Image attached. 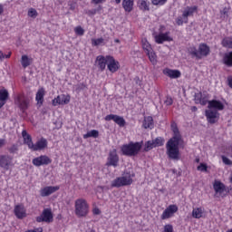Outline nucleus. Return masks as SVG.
Here are the masks:
<instances>
[{
    "label": "nucleus",
    "instance_id": "21",
    "mask_svg": "<svg viewBox=\"0 0 232 232\" xmlns=\"http://www.w3.org/2000/svg\"><path fill=\"white\" fill-rule=\"evenodd\" d=\"M171 41H173V39L170 38L169 33L160 34L155 35V42L158 44H162L165 42H171Z\"/></svg>",
    "mask_w": 232,
    "mask_h": 232
},
{
    "label": "nucleus",
    "instance_id": "39",
    "mask_svg": "<svg viewBox=\"0 0 232 232\" xmlns=\"http://www.w3.org/2000/svg\"><path fill=\"white\" fill-rule=\"evenodd\" d=\"M28 17L36 19L38 17V12L34 8H30L27 13Z\"/></svg>",
    "mask_w": 232,
    "mask_h": 232
},
{
    "label": "nucleus",
    "instance_id": "25",
    "mask_svg": "<svg viewBox=\"0 0 232 232\" xmlns=\"http://www.w3.org/2000/svg\"><path fill=\"white\" fill-rule=\"evenodd\" d=\"M213 188L215 192L219 195H222L226 191V185H224L220 180H215Z\"/></svg>",
    "mask_w": 232,
    "mask_h": 232
},
{
    "label": "nucleus",
    "instance_id": "46",
    "mask_svg": "<svg viewBox=\"0 0 232 232\" xmlns=\"http://www.w3.org/2000/svg\"><path fill=\"white\" fill-rule=\"evenodd\" d=\"M52 104L53 106L56 107L57 105H61V98H60V95H58L56 98H54L53 101H52Z\"/></svg>",
    "mask_w": 232,
    "mask_h": 232
},
{
    "label": "nucleus",
    "instance_id": "17",
    "mask_svg": "<svg viewBox=\"0 0 232 232\" xmlns=\"http://www.w3.org/2000/svg\"><path fill=\"white\" fill-rule=\"evenodd\" d=\"M60 189L58 186H46L40 190V195L43 198L49 197Z\"/></svg>",
    "mask_w": 232,
    "mask_h": 232
},
{
    "label": "nucleus",
    "instance_id": "6",
    "mask_svg": "<svg viewBox=\"0 0 232 232\" xmlns=\"http://www.w3.org/2000/svg\"><path fill=\"white\" fill-rule=\"evenodd\" d=\"M37 223H53V213L52 208H44L42 214L35 218Z\"/></svg>",
    "mask_w": 232,
    "mask_h": 232
},
{
    "label": "nucleus",
    "instance_id": "47",
    "mask_svg": "<svg viewBox=\"0 0 232 232\" xmlns=\"http://www.w3.org/2000/svg\"><path fill=\"white\" fill-rule=\"evenodd\" d=\"M198 170L201 172L208 171V166L204 163H200V165L198 166Z\"/></svg>",
    "mask_w": 232,
    "mask_h": 232
},
{
    "label": "nucleus",
    "instance_id": "23",
    "mask_svg": "<svg viewBox=\"0 0 232 232\" xmlns=\"http://www.w3.org/2000/svg\"><path fill=\"white\" fill-rule=\"evenodd\" d=\"M197 12V6H188L183 11V18L185 19V24H188V17L193 16V14Z\"/></svg>",
    "mask_w": 232,
    "mask_h": 232
},
{
    "label": "nucleus",
    "instance_id": "51",
    "mask_svg": "<svg viewBox=\"0 0 232 232\" xmlns=\"http://www.w3.org/2000/svg\"><path fill=\"white\" fill-rule=\"evenodd\" d=\"M176 23L179 26L184 24V23H186V19L184 18V20L182 19V17H178L176 20Z\"/></svg>",
    "mask_w": 232,
    "mask_h": 232
},
{
    "label": "nucleus",
    "instance_id": "15",
    "mask_svg": "<svg viewBox=\"0 0 232 232\" xmlns=\"http://www.w3.org/2000/svg\"><path fill=\"white\" fill-rule=\"evenodd\" d=\"M120 157L117 153V150H112L109 153L107 166H112L117 168L119 165Z\"/></svg>",
    "mask_w": 232,
    "mask_h": 232
},
{
    "label": "nucleus",
    "instance_id": "7",
    "mask_svg": "<svg viewBox=\"0 0 232 232\" xmlns=\"http://www.w3.org/2000/svg\"><path fill=\"white\" fill-rule=\"evenodd\" d=\"M14 104L23 111L29 108L30 100L24 94H18L14 98Z\"/></svg>",
    "mask_w": 232,
    "mask_h": 232
},
{
    "label": "nucleus",
    "instance_id": "38",
    "mask_svg": "<svg viewBox=\"0 0 232 232\" xmlns=\"http://www.w3.org/2000/svg\"><path fill=\"white\" fill-rule=\"evenodd\" d=\"M155 142L153 140H148L145 143V147H144V151L148 152L150 151L151 150L155 149Z\"/></svg>",
    "mask_w": 232,
    "mask_h": 232
},
{
    "label": "nucleus",
    "instance_id": "28",
    "mask_svg": "<svg viewBox=\"0 0 232 232\" xmlns=\"http://www.w3.org/2000/svg\"><path fill=\"white\" fill-rule=\"evenodd\" d=\"M134 0H123L122 7L126 13H131L133 11Z\"/></svg>",
    "mask_w": 232,
    "mask_h": 232
},
{
    "label": "nucleus",
    "instance_id": "22",
    "mask_svg": "<svg viewBox=\"0 0 232 232\" xmlns=\"http://www.w3.org/2000/svg\"><path fill=\"white\" fill-rule=\"evenodd\" d=\"M163 74L170 79H179L180 78V71L179 70H171L169 68H166L163 70Z\"/></svg>",
    "mask_w": 232,
    "mask_h": 232
},
{
    "label": "nucleus",
    "instance_id": "9",
    "mask_svg": "<svg viewBox=\"0 0 232 232\" xmlns=\"http://www.w3.org/2000/svg\"><path fill=\"white\" fill-rule=\"evenodd\" d=\"M53 162L47 155H41L32 160V164L35 167L48 166Z\"/></svg>",
    "mask_w": 232,
    "mask_h": 232
},
{
    "label": "nucleus",
    "instance_id": "18",
    "mask_svg": "<svg viewBox=\"0 0 232 232\" xmlns=\"http://www.w3.org/2000/svg\"><path fill=\"white\" fill-rule=\"evenodd\" d=\"M108 55L103 56V55H99L96 58V65L98 68H100L101 72H104L106 70V67L108 66Z\"/></svg>",
    "mask_w": 232,
    "mask_h": 232
},
{
    "label": "nucleus",
    "instance_id": "45",
    "mask_svg": "<svg viewBox=\"0 0 232 232\" xmlns=\"http://www.w3.org/2000/svg\"><path fill=\"white\" fill-rule=\"evenodd\" d=\"M202 100V93H196L194 96V101L196 104H199Z\"/></svg>",
    "mask_w": 232,
    "mask_h": 232
},
{
    "label": "nucleus",
    "instance_id": "62",
    "mask_svg": "<svg viewBox=\"0 0 232 232\" xmlns=\"http://www.w3.org/2000/svg\"><path fill=\"white\" fill-rule=\"evenodd\" d=\"M198 111L197 106H193V107H192V111L195 112V111Z\"/></svg>",
    "mask_w": 232,
    "mask_h": 232
},
{
    "label": "nucleus",
    "instance_id": "2",
    "mask_svg": "<svg viewBox=\"0 0 232 232\" xmlns=\"http://www.w3.org/2000/svg\"><path fill=\"white\" fill-rule=\"evenodd\" d=\"M135 174L131 172H124L122 176L116 178L111 181V188L127 187L133 184Z\"/></svg>",
    "mask_w": 232,
    "mask_h": 232
},
{
    "label": "nucleus",
    "instance_id": "55",
    "mask_svg": "<svg viewBox=\"0 0 232 232\" xmlns=\"http://www.w3.org/2000/svg\"><path fill=\"white\" fill-rule=\"evenodd\" d=\"M5 145V140L0 139V149H2Z\"/></svg>",
    "mask_w": 232,
    "mask_h": 232
},
{
    "label": "nucleus",
    "instance_id": "29",
    "mask_svg": "<svg viewBox=\"0 0 232 232\" xmlns=\"http://www.w3.org/2000/svg\"><path fill=\"white\" fill-rule=\"evenodd\" d=\"M141 46L145 53H148L153 51L152 45L150 44L147 38L141 39Z\"/></svg>",
    "mask_w": 232,
    "mask_h": 232
},
{
    "label": "nucleus",
    "instance_id": "44",
    "mask_svg": "<svg viewBox=\"0 0 232 232\" xmlns=\"http://www.w3.org/2000/svg\"><path fill=\"white\" fill-rule=\"evenodd\" d=\"M155 147H161L164 145V140L162 138H156L153 140Z\"/></svg>",
    "mask_w": 232,
    "mask_h": 232
},
{
    "label": "nucleus",
    "instance_id": "42",
    "mask_svg": "<svg viewBox=\"0 0 232 232\" xmlns=\"http://www.w3.org/2000/svg\"><path fill=\"white\" fill-rule=\"evenodd\" d=\"M151 3L155 6H163V5H166V3H168V0H151Z\"/></svg>",
    "mask_w": 232,
    "mask_h": 232
},
{
    "label": "nucleus",
    "instance_id": "3",
    "mask_svg": "<svg viewBox=\"0 0 232 232\" xmlns=\"http://www.w3.org/2000/svg\"><path fill=\"white\" fill-rule=\"evenodd\" d=\"M74 212L78 218H86L90 213V205L85 198H77L74 202Z\"/></svg>",
    "mask_w": 232,
    "mask_h": 232
},
{
    "label": "nucleus",
    "instance_id": "27",
    "mask_svg": "<svg viewBox=\"0 0 232 232\" xmlns=\"http://www.w3.org/2000/svg\"><path fill=\"white\" fill-rule=\"evenodd\" d=\"M9 97V92L5 89L0 90V109L5 105V102Z\"/></svg>",
    "mask_w": 232,
    "mask_h": 232
},
{
    "label": "nucleus",
    "instance_id": "56",
    "mask_svg": "<svg viewBox=\"0 0 232 232\" xmlns=\"http://www.w3.org/2000/svg\"><path fill=\"white\" fill-rule=\"evenodd\" d=\"M5 59V54L2 51H0V61L3 62Z\"/></svg>",
    "mask_w": 232,
    "mask_h": 232
},
{
    "label": "nucleus",
    "instance_id": "1",
    "mask_svg": "<svg viewBox=\"0 0 232 232\" xmlns=\"http://www.w3.org/2000/svg\"><path fill=\"white\" fill-rule=\"evenodd\" d=\"M170 128L173 132V137L166 143L167 156L172 160H180V150L179 146L182 141V137L180 136L176 122H172Z\"/></svg>",
    "mask_w": 232,
    "mask_h": 232
},
{
    "label": "nucleus",
    "instance_id": "33",
    "mask_svg": "<svg viewBox=\"0 0 232 232\" xmlns=\"http://www.w3.org/2000/svg\"><path fill=\"white\" fill-rule=\"evenodd\" d=\"M223 63L227 67H232V52L225 53L223 57Z\"/></svg>",
    "mask_w": 232,
    "mask_h": 232
},
{
    "label": "nucleus",
    "instance_id": "30",
    "mask_svg": "<svg viewBox=\"0 0 232 232\" xmlns=\"http://www.w3.org/2000/svg\"><path fill=\"white\" fill-rule=\"evenodd\" d=\"M33 63V59L29 58L28 55H22L21 65L24 69L28 68Z\"/></svg>",
    "mask_w": 232,
    "mask_h": 232
},
{
    "label": "nucleus",
    "instance_id": "14",
    "mask_svg": "<svg viewBox=\"0 0 232 232\" xmlns=\"http://www.w3.org/2000/svg\"><path fill=\"white\" fill-rule=\"evenodd\" d=\"M104 120L106 121H114L119 127L122 128L126 125V121L122 116L116 115V114H109L106 115Z\"/></svg>",
    "mask_w": 232,
    "mask_h": 232
},
{
    "label": "nucleus",
    "instance_id": "59",
    "mask_svg": "<svg viewBox=\"0 0 232 232\" xmlns=\"http://www.w3.org/2000/svg\"><path fill=\"white\" fill-rule=\"evenodd\" d=\"M4 13V5L0 4V14Z\"/></svg>",
    "mask_w": 232,
    "mask_h": 232
},
{
    "label": "nucleus",
    "instance_id": "61",
    "mask_svg": "<svg viewBox=\"0 0 232 232\" xmlns=\"http://www.w3.org/2000/svg\"><path fill=\"white\" fill-rule=\"evenodd\" d=\"M12 55V53H8V54H5V59H10Z\"/></svg>",
    "mask_w": 232,
    "mask_h": 232
},
{
    "label": "nucleus",
    "instance_id": "4",
    "mask_svg": "<svg viewBox=\"0 0 232 232\" xmlns=\"http://www.w3.org/2000/svg\"><path fill=\"white\" fill-rule=\"evenodd\" d=\"M142 148L141 142H130L121 147L122 154L129 157L137 156Z\"/></svg>",
    "mask_w": 232,
    "mask_h": 232
},
{
    "label": "nucleus",
    "instance_id": "64",
    "mask_svg": "<svg viewBox=\"0 0 232 232\" xmlns=\"http://www.w3.org/2000/svg\"><path fill=\"white\" fill-rule=\"evenodd\" d=\"M199 160L198 159H196V162L198 163Z\"/></svg>",
    "mask_w": 232,
    "mask_h": 232
},
{
    "label": "nucleus",
    "instance_id": "43",
    "mask_svg": "<svg viewBox=\"0 0 232 232\" xmlns=\"http://www.w3.org/2000/svg\"><path fill=\"white\" fill-rule=\"evenodd\" d=\"M104 43L103 38L92 39V44L93 46H100Z\"/></svg>",
    "mask_w": 232,
    "mask_h": 232
},
{
    "label": "nucleus",
    "instance_id": "35",
    "mask_svg": "<svg viewBox=\"0 0 232 232\" xmlns=\"http://www.w3.org/2000/svg\"><path fill=\"white\" fill-rule=\"evenodd\" d=\"M100 132L97 130H92L88 131L86 134H83V139L87 140L89 138H94L97 139L99 138Z\"/></svg>",
    "mask_w": 232,
    "mask_h": 232
},
{
    "label": "nucleus",
    "instance_id": "37",
    "mask_svg": "<svg viewBox=\"0 0 232 232\" xmlns=\"http://www.w3.org/2000/svg\"><path fill=\"white\" fill-rule=\"evenodd\" d=\"M60 96L61 105H67L71 102V96L67 94H62Z\"/></svg>",
    "mask_w": 232,
    "mask_h": 232
},
{
    "label": "nucleus",
    "instance_id": "16",
    "mask_svg": "<svg viewBox=\"0 0 232 232\" xmlns=\"http://www.w3.org/2000/svg\"><path fill=\"white\" fill-rule=\"evenodd\" d=\"M14 214L18 219H24L27 217V210L23 204L15 205Z\"/></svg>",
    "mask_w": 232,
    "mask_h": 232
},
{
    "label": "nucleus",
    "instance_id": "41",
    "mask_svg": "<svg viewBox=\"0 0 232 232\" xmlns=\"http://www.w3.org/2000/svg\"><path fill=\"white\" fill-rule=\"evenodd\" d=\"M74 33L78 36H83L84 34H85V31H84V29L82 26H76L74 28Z\"/></svg>",
    "mask_w": 232,
    "mask_h": 232
},
{
    "label": "nucleus",
    "instance_id": "40",
    "mask_svg": "<svg viewBox=\"0 0 232 232\" xmlns=\"http://www.w3.org/2000/svg\"><path fill=\"white\" fill-rule=\"evenodd\" d=\"M86 88V85L84 83H78L73 86V90L76 93L82 92Z\"/></svg>",
    "mask_w": 232,
    "mask_h": 232
},
{
    "label": "nucleus",
    "instance_id": "60",
    "mask_svg": "<svg viewBox=\"0 0 232 232\" xmlns=\"http://www.w3.org/2000/svg\"><path fill=\"white\" fill-rule=\"evenodd\" d=\"M112 2H114L116 5H121V0H111Z\"/></svg>",
    "mask_w": 232,
    "mask_h": 232
},
{
    "label": "nucleus",
    "instance_id": "36",
    "mask_svg": "<svg viewBox=\"0 0 232 232\" xmlns=\"http://www.w3.org/2000/svg\"><path fill=\"white\" fill-rule=\"evenodd\" d=\"M222 46L232 50V37H225L221 43Z\"/></svg>",
    "mask_w": 232,
    "mask_h": 232
},
{
    "label": "nucleus",
    "instance_id": "13",
    "mask_svg": "<svg viewBox=\"0 0 232 232\" xmlns=\"http://www.w3.org/2000/svg\"><path fill=\"white\" fill-rule=\"evenodd\" d=\"M205 115L208 122L210 124H215L218 122V119H220V113H218V111H213L211 109L207 110L205 111Z\"/></svg>",
    "mask_w": 232,
    "mask_h": 232
},
{
    "label": "nucleus",
    "instance_id": "24",
    "mask_svg": "<svg viewBox=\"0 0 232 232\" xmlns=\"http://www.w3.org/2000/svg\"><path fill=\"white\" fill-rule=\"evenodd\" d=\"M208 109H215L217 111H224V103L218 100L208 101Z\"/></svg>",
    "mask_w": 232,
    "mask_h": 232
},
{
    "label": "nucleus",
    "instance_id": "5",
    "mask_svg": "<svg viewBox=\"0 0 232 232\" xmlns=\"http://www.w3.org/2000/svg\"><path fill=\"white\" fill-rule=\"evenodd\" d=\"M188 53L197 59H202L203 57H208V55H209V46L206 44H201L198 46V50L195 47H191L189 48Z\"/></svg>",
    "mask_w": 232,
    "mask_h": 232
},
{
    "label": "nucleus",
    "instance_id": "63",
    "mask_svg": "<svg viewBox=\"0 0 232 232\" xmlns=\"http://www.w3.org/2000/svg\"><path fill=\"white\" fill-rule=\"evenodd\" d=\"M227 232H232V228H231V229L227 230Z\"/></svg>",
    "mask_w": 232,
    "mask_h": 232
},
{
    "label": "nucleus",
    "instance_id": "19",
    "mask_svg": "<svg viewBox=\"0 0 232 232\" xmlns=\"http://www.w3.org/2000/svg\"><path fill=\"white\" fill-rule=\"evenodd\" d=\"M22 137L24 140V144L28 147L30 150H32L34 146V141L32 136L25 130H22Z\"/></svg>",
    "mask_w": 232,
    "mask_h": 232
},
{
    "label": "nucleus",
    "instance_id": "54",
    "mask_svg": "<svg viewBox=\"0 0 232 232\" xmlns=\"http://www.w3.org/2000/svg\"><path fill=\"white\" fill-rule=\"evenodd\" d=\"M208 103H209V102H208V99L205 98V97H201L199 104L202 105V106H206Z\"/></svg>",
    "mask_w": 232,
    "mask_h": 232
},
{
    "label": "nucleus",
    "instance_id": "49",
    "mask_svg": "<svg viewBox=\"0 0 232 232\" xmlns=\"http://www.w3.org/2000/svg\"><path fill=\"white\" fill-rule=\"evenodd\" d=\"M222 161L227 166H231L232 165L231 160H229V158H227L226 156H222Z\"/></svg>",
    "mask_w": 232,
    "mask_h": 232
},
{
    "label": "nucleus",
    "instance_id": "57",
    "mask_svg": "<svg viewBox=\"0 0 232 232\" xmlns=\"http://www.w3.org/2000/svg\"><path fill=\"white\" fill-rule=\"evenodd\" d=\"M228 86L232 89V76L227 78Z\"/></svg>",
    "mask_w": 232,
    "mask_h": 232
},
{
    "label": "nucleus",
    "instance_id": "58",
    "mask_svg": "<svg viewBox=\"0 0 232 232\" xmlns=\"http://www.w3.org/2000/svg\"><path fill=\"white\" fill-rule=\"evenodd\" d=\"M93 214L100 215L101 214V210L99 208H94L93 209Z\"/></svg>",
    "mask_w": 232,
    "mask_h": 232
},
{
    "label": "nucleus",
    "instance_id": "53",
    "mask_svg": "<svg viewBox=\"0 0 232 232\" xmlns=\"http://www.w3.org/2000/svg\"><path fill=\"white\" fill-rule=\"evenodd\" d=\"M107 0H92L91 3L92 5H103V3H106Z\"/></svg>",
    "mask_w": 232,
    "mask_h": 232
},
{
    "label": "nucleus",
    "instance_id": "20",
    "mask_svg": "<svg viewBox=\"0 0 232 232\" xmlns=\"http://www.w3.org/2000/svg\"><path fill=\"white\" fill-rule=\"evenodd\" d=\"M192 218L196 219L206 218V209L204 207L194 208L192 210Z\"/></svg>",
    "mask_w": 232,
    "mask_h": 232
},
{
    "label": "nucleus",
    "instance_id": "8",
    "mask_svg": "<svg viewBox=\"0 0 232 232\" xmlns=\"http://www.w3.org/2000/svg\"><path fill=\"white\" fill-rule=\"evenodd\" d=\"M10 167H14V158L9 154L0 155V168L9 170Z\"/></svg>",
    "mask_w": 232,
    "mask_h": 232
},
{
    "label": "nucleus",
    "instance_id": "12",
    "mask_svg": "<svg viewBox=\"0 0 232 232\" xmlns=\"http://www.w3.org/2000/svg\"><path fill=\"white\" fill-rule=\"evenodd\" d=\"M48 148V140L46 138H40L34 143L31 151H43Z\"/></svg>",
    "mask_w": 232,
    "mask_h": 232
},
{
    "label": "nucleus",
    "instance_id": "26",
    "mask_svg": "<svg viewBox=\"0 0 232 232\" xmlns=\"http://www.w3.org/2000/svg\"><path fill=\"white\" fill-rule=\"evenodd\" d=\"M45 96V90L44 88H40L35 95V101H37V104L42 106L44 104Z\"/></svg>",
    "mask_w": 232,
    "mask_h": 232
},
{
    "label": "nucleus",
    "instance_id": "31",
    "mask_svg": "<svg viewBox=\"0 0 232 232\" xmlns=\"http://www.w3.org/2000/svg\"><path fill=\"white\" fill-rule=\"evenodd\" d=\"M143 128L144 129H153L154 128L153 117L148 116V117L144 118Z\"/></svg>",
    "mask_w": 232,
    "mask_h": 232
},
{
    "label": "nucleus",
    "instance_id": "10",
    "mask_svg": "<svg viewBox=\"0 0 232 232\" xmlns=\"http://www.w3.org/2000/svg\"><path fill=\"white\" fill-rule=\"evenodd\" d=\"M179 211V207L176 204H171L166 208V209L162 212L160 218L162 220H167L175 215Z\"/></svg>",
    "mask_w": 232,
    "mask_h": 232
},
{
    "label": "nucleus",
    "instance_id": "52",
    "mask_svg": "<svg viewBox=\"0 0 232 232\" xmlns=\"http://www.w3.org/2000/svg\"><path fill=\"white\" fill-rule=\"evenodd\" d=\"M24 232H44V228L40 227H35L34 229H28Z\"/></svg>",
    "mask_w": 232,
    "mask_h": 232
},
{
    "label": "nucleus",
    "instance_id": "32",
    "mask_svg": "<svg viewBox=\"0 0 232 232\" xmlns=\"http://www.w3.org/2000/svg\"><path fill=\"white\" fill-rule=\"evenodd\" d=\"M138 7L140 11L147 12L150 10V2H148L147 0H139Z\"/></svg>",
    "mask_w": 232,
    "mask_h": 232
},
{
    "label": "nucleus",
    "instance_id": "11",
    "mask_svg": "<svg viewBox=\"0 0 232 232\" xmlns=\"http://www.w3.org/2000/svg\"><path fill=\"white\" fill-rule=\"evenodd\" d=\"M107 62H108L107 69L109 70L110 72L115 73L120 70L121 68L120 62L115 60L113 56L107 55Z\"/></svg>",
    "mask_w": 232,
    "mask_h": 232
},
{
    "label": "nucleus",
    "instance_id": "50",
    "mask_svg": "<svg viewBox=\"0 0 232 232\" xmlns=\"http://www.w3.org/2000/svg\"><path fill=\"white\" fill-rule=\"evenodd\" d=\"M164 232H173V226L167 224L164 226Z\"/></svg>",
    "mask_w": 232,
    "mask_h": 232
},
{
    "label": "nucleus",
    "instance_id": "48",
    "mask_svg": "<svg viewBox=\"0 0 232 232\" xmlns=\"http://www.w3.org/2000/svg\"><path fill=\"white\" fill-rule=\"evenodd\" d=\"M164 103L166 106H171V105H173V99L169 96H167L164 101Z\"/></svg>",
    "mask_w": 232,
    "mask_h": 232
},
{
    "label": "nucleus",
    "instance_id": "34",
    "mask_svg": "<svg viewBox=\"0 0 232 232\" xmlns=\"http://www.w3.org/2000/svg\"><path fill=\"white\" fill-rule=\"evenodd\" d=\"M147 56L149 57L150 62L156 65L158 63L157 54L154 52V50H151L150 52L146 53Z\"/></svg>",
    "mask_w": 232,
    "mask_h": 232
}]
</instances>
